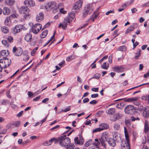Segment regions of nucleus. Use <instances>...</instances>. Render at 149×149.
I'll use <instances>...</instances> for the list:
<instances>
[{
  "label": "nucleus",
  "mask_w": 149,
  "mask_h": 149,
  "mask_svg": "<svg viewBox=\"0 0 149 149\" xmlns=\"http://www.w3.org/2000/svg\"><path fill=\"white\" fill-rule=\"evenodd\" d=\"M3 13L4 15H8L10 13V10L8 8L5 7L3 9Z\"/></svg>",
  "instance_id": "23"
},
{
  "label": "nucleus",
  "mask_w": 149,
  "mask_h": 149,
  "mask_svg": "<svg viewBox=\"0 0 149 149\" xmlns=\"http://www.w3.org/2000/svg\"><path fill=\"white\" fill-rule=\"evenodd\" d=\"M1 31L5 33H7L9 32L8 29L6 26H3L1 27Z\"/></svg>",
  "instance_id": "28"
},
{
  "label": "nucleus",
  "mask_w": 149,
  "mask_h": 149,
  "mask_svg": "<svg viewBox=\"0 0 149 149\" xmlns=\"http://www.w3.org/2000/svg\"><path fill=\"white\" fill-rule=\"evenodd\" d=\"M115 112V110L113 108H110L106 111V113L109 115L113 114Z\"/></svg>",
  "instance_id": "25"
},
{
  "label": "nucleus",
  "mask_w": 149,
  "mask_h": 149,
  "mask_svg": "<svg viewBox=\"0 0 149 149\" xmlns=\"http://www.w3.org/2000/svg\"><path fill=\"white\" fill-rule=\"evenodd\" d=\"M19 11L21 14H25L28 13L30 11V10L27 7L23 6L20 7Z\"/></svg>",
  "instance_id": "11"
},
{
  "label": "nucleus",
  "mask_w": 149,
  "mask_h": 149,
  "mask_svg": "<svg viewBox=\"0 0 149 149\" xmlns=\"http://www.w3.org/2000/svg\"><path fill=\"white\" fill-rule=\"evenodd\" d=\"M75 147V146L72 144H71L70 145L66 147V149H74Z\"/></svg>",
  "instance_id": "43"
},
{
  "label": "nucleus",
  "mask_w": 149,
  "mask_h": 149,
  "mask_svg": "<svg viewBox=\"0 0 149 149\" xmlns=\"http://www.w3.org/2000/svg\"><path fill=\"white\" fill-rule=\"evenodd\" d=\"M2 44L6 47H8L9 46V45L7 43V41L5 40H3L2 41Z\"/></svg>",
  "instance_id": "47"
},
{
  "label": "nucleus",
  "mask_w": 149,
  "mask_h": 149,
  "mask_svg": "<svg viewBox=\"0 0 149 149\" xmlns=\"http://www.w3.org/2000/svg\"><path fill=\"white\" fill-rule=\"evenodd\" d=\"M140 97H132L130 98H128L127 99H125V101L126 102H133L134 101H136L137 100L139 99Z\"/></svg>",
  "instance_id": "18"
},
{
  "label": "nucleus",
  "mask_w": 149,
  "mask_h": 149,
  "mask_svg": "<svg viewBox=\"0 0 149 149\" xmlns=\"http://www.w3.org/2000/svg\"><path fill=\"white\" fill-rule=\"evenodd\" d=\"M59 11H60V12H61V13L64 14H65L66 13V11L65 10H64L63 9V8H61L59 9Z\"/></svg>",
  "instance_id": "64"
},
{
  "label": "nucleus",
  "mask_w": 149,
  "mask_h": 149,
  "mask_svg": "<svg viewBox=\"0 0 149 149\" xmlns=\"http://www.w3.org/2000/svg\"><path fill=\"white\" fill-rule=\"evenodd\" d=\"M93 144L95 146V148H98L100 144V142H93Z\"/></svg>",
  "instance_id": "49"
},
{
  "label": "nucleus",
  "mask_w": 149,
  "mask_h": 149,
  "mask_svg": "<svg viewBox=\"0 0 149 149\" xmlns=\"http://www.w3.org/2000/svg\"><path fill=\"white\" fill-rule=\"evenodd\" d=\"M114 71L118 72H124V69L121 66H115L113 68Z\"/></svg>",
  "instance_id": "14"
},
{
  "label": "nucleus",
  "mask_w": 149,
  "mask_h": 149,
  "mask_svg": "<svg viewBox=\"0 0 149 149\" xmlns=\"http://www.w3.org/2000/svg\"><path fill=\"white\" fill-rule=\"evenodd\" d=\"M31 17V15L30 14H28L24 16V17L25 19L30 18Z\"/></svg>",
  "instance_id": "55"
},
{
  "label": "nucleus",
  "mask_w": 149,
  "mask_h": 149,
  "mask_svg": "<svg viewBox=\"0 0 149 149\" xmlns=\"http://www.w3.org/2000/svg\"><path fill=\"white\" fill-rule=\"evenodd\" d=\"M99 15V13H96L95 12H94L93 13L92 15L91 18L93 19L92 22L94 21V19H96Z\"/></svg>",
  "instance_id": "33"
},
{
  "label": "nucleus",
  "mask_w": 149,
  "mask_h": 149,
  "mask_svg": "<svg viewBox=\"0 0 149 149\" xmlns=\"http://www.w3.org/2000/svg\"><path fill=\"white\" fill-rule=\"evenodd\" d=\"M18 16V14L16 13H14L11 15L9 17L11 19H12L17 18Z\"/></svg>",
  "instance_id": "35"
},
{
  "label": "nucleus",
  "mask_w": 149,
  "mask_h": 149,
  "mask_svg": "<svg viewBox=\"0 0 149 149\" xmlns=\"http://www.w3.org/2000/svg\"><path fill=\"white\" fill-rule=\"evenodd\" d=\"M126 8V4H125L124 5L122 6L121 8L118 9V10L119 12H121L124 9Z\"/></svg>",
  "instance_id": "41"
},
{
  "label": "nucleus",
  "mask_w": 149,
  "mask_h": 149,
  "mask_svg": "<svg viewBox=\"0 0 149 149\" xmlns=\"http://www.w3.org/2000/svg\"><path fill=\"white\" fill-rule=\"evenodd\" d=\"M82 2L81 0H79L77 1L73 5L72 11L73 12L77 13L79 11V9L81 8L82 6Z\"/></svg>",
  "instance_id": "5"
},
{
  "label": "nucleus",
  "mask_w": 149,
  "mask_h": 149,
  "mask_svg": "<svg viewBox=\"0 0 149 149\" xmlns=\"http://www.w3.org/2000/svg\"><path fill=\"white\" fill-rule=\"evenodd\" d=\"M149 131V125L148 121L146 120L145 122L144 132L147 133Z\"/></svg>",
  "instance_id": "21"
},
{
  "label": "nucleus",
  "mask_w": 149,
  "mask_h": 149,
  "mask_svg": "<svg viewBox=\"0 0 149 149\" xmlns=\"http://www.w3.org/2000/svg\"><path fill=\"white\" fill-rule=\"evenodd\" d=\"M123 116L122 114L120 113H117L115 114L113 116L114 118L112 117L111 118V121H115L117 120L118 119Z\"/></svg>",
  "instance_id": "15"
},
{
  "label": "nucleus",
  "mask_w": 149,
  "mask_h": 149,
  "mask_svg": "<svg viewBox=\"0 0 149 149\" xmlns=\"http://www.w3.org/2000/svg\"><path fill=\"white\" fill-rule=\"evenodd\" d=\"M38 47H36L31 52V54L32 56H33L35 54L36 51L38 49Z\"/></svg>",
  "instance_id": "46"
},
{
  "label": "nucleus",
  "mask_w": 149,
  "mask_h": 149,
  "mask_svg": "<svg viewBox=\"0 0 149 149\" xmlns=\"http://www.w3.org/2000/svg\"><path fill=\"white\" fill-rule=\"evenodd\" d=\"M44 18L43 13L41 12L37 15L36 18V20L38 22H39L42 20Z\"/></svg>",
  "instance_id": "16"
},
{
  "label": "nucleus",
  "mask_w": 149,
  "mask_h": 149,
  "mask_svg": "<svg viewBox=\"0 0 149 149\" xmlns=\"http://www.w3.org/2000/svg\"><path fill=\"white\" fill-rule=\"evenodd\" d=\"M10 19L11 18L9 17H7L6 18L4 22L6 25L7 26H9L10 25L11 23V20Z\"/></svg>",
  "instance_id": "30"
},
{
  "label": "nucleus",
  "mask_w": 149,
  "mask_h": 149,
  "mask_svg": "<svg viewBox=\"0 0 149 149\" xmlns=\"http://www.w3.org/2000/svg\"><path fill=\"white\" fill-rule=\"evenodd\" d=\"M131 118L132 120L133 121H134L136 120H140V118L139 117L135 118L133 116H132L131 117Z\"/></svg>",
  "instance_id": "57"
},
{
  "label": "nucleus",
  "mask_w": 149,
  "mask_h": 149,
  "mask_svg": "<svg viewBox=\"0 0 149 149\" xmlns=\"http://www.w3.org/2000/svg\"><path fill=\"white\" fill-rule=\"evenodd\" d=\"M74 141L75 143L77 144H80V141L78 140V137H76L74 139Z\"/></svg>",
  "instance_id": "50"
},
{
  "label": "nucleus",
  "mask_w": 149,
  "mask_h": 149,
  "mask_svg": "<svg viewBox=\"0 0 149 149\" xmlns=\"http://www.w3.org/2000/svg\"><path fill=\"white\" fill-rule=\"evenodd\" d=\"M5 3L8 5L12 6L14 4L15 1L14 0H5Z\"/></svg>",
  "instance_id": "27"
},
{
  "label": "nucleus",
  "mask_w": 149,
  "mask_h": 149,
  "mask_svg": "<svg viewBox=\"0 0 149 149\" xmlns=\"http://www.w3.org/2000/svg\"><path fill=\"white\" fill-rule=\"evenodd\" d=\"M126 49V47L125 46H122L119 47L117 49V50L118 51H125Z\"/></svg>",
  "instance_id": "37"
},
{
  "label": "nucleus",
  "mask_w": 149,
  "mask_h": 149,
  "mask_svg": "<svg viewBox=\"0 0 149 149\" xmlns=\"http://www.w3.org/2000/svg\"><path fill=\"white\" fill-rule=\"evenodd\" d=\"M25 40L27 42L31 41L32 39V34L30 33H28L26 35L24 38Z\"/></svg>",
  "instance_id": "20"
},
{
  "label": "nucleus",
  "mask_w": 149,
  "mask_h": 149,
  "mask_svg": "<svg viewBox=\"0 0 149 149\" xmlns=\"http://www.w3.org/2000/svg\"><path fill=\"white\" fill-rule=\"evenodd\" d=\"M24 4L26 6L29 7H31L35 5V2L33 0H25Z\"/></svg>",
  "instance_id": "10"
},
{
  "label": "nucleus",
  "mask_w": 149,
  "mask_h": 149,
  "mask_svg": "<svg viewBox=\"0 0 149 149\" xmlns=\"http://www.w3.org/2000/svg\"><path fill=\"white\" fill-rule=\"evenodd\" d=\"M56 4L54 1H49L47 2L42 8L46 10L47 11H50L52 9L56 7Z\"/></svg>",
  "instance_id": "4"
},
{
  "label": "nucleus",
  "mask_w": 149,
  "mask_h": 149,
  "mask_svg": "<svg viewBox=\"0 0 149 149\" xmlns=\"http://www.w3.org/2000/svg\"><path fill=\"white\" fill-rule=\"evenodd\" d=\"M109 62L110 63H111L112 60V55H111L109 57Z\"/></svg>",
  "instance_id": "59"
},
{
  "label": "nucleus",
  "mask_w": 149,
  "mask_h": 149,
  "mask_svg": "<svg viewBox=\"0 0 149 149\" xmlns=\"http://www.w3.org/2000/svg\"><path fill=\"white\" fill-rule=\"evenodd\" d=\"M57 138L56 139L54 138H52L48 141V143H49V144L50 143V145L52 144V141H54L55 143H57Z\"/></svg>",
  "instance_id": "36"
},
{
  "label": "nucleus",
  "mask_w": 149,
  "mask_h": 149,
  "mask_svg": "<svg viewBox=\"0 0 149 149\" xmlns=\"http://www.w3.org/2000/svg\"><path fill=\"white\" fill-rule=\"evenodd\" d=\"M72 12L69 14V17L70 18L72 19L73 20L75 17V12H73L72 11Z\"/></svg>",
  "instance_id": "39"
},
{
  "label": "nucleus",
  "mask_w": 149,
  "mask_h": 149,
  "mask_svg": "<svg viewBox=\"0 0 149 149\" xmlns=\"http://www.w3.org/2000/svg\"><path fill=\"white\" fill-rule=\"evenodd\" d=\"M48 33V31L47 30H45V31H43L42 32V33L40 37L41 38H45L47 35Z\"/></svg>",
  "instance_id": "32"
},
{
  "label": "nucleus",
  "mask_w": 149,
  "mask_h": 149,
  "mask_svg": "<svg viewBox=\"0 0 149 149\" xmlns=\"http://www.w3.org/2000/svg\"><path fill=\"white\" fill-rule=\"evenodd\" d=\"M70 106H69L68 107H67V108L65 109H64H64H62L61 112H65L68 111L70 110Z\"/></svg>",
  "instance_id": "45"
},
{
  "label": "nucleus",
  "mask_w": 149,
  "mask_h": 149,
  "mask_svg": "<svg viewBox=\"0 0 149 149\" xmlns=\"http://www.w3.org/2000/svg\"><path fill=\"white\" fill-rule=\"evenodd\" d=\"M57 141L60 146L65 148L68 147L70 143V139L65 135H63L58 138Z\"/></svg>",
  "instance_id": "1"
},
{
  "label": "nucleus",
  "mask_w": 149,
  "mask_h": 149,
  "mask_svg": "<svg viewBox=\"0 0 149 149\" xmlns=\"http://www.w3.org/2000/svg\"><path fill=\"white\" fill-rule=\"evenodd\" d=\"M141 99L143 100H148L149 101V97H148V95L142 96Z\"/></svg>",
  "instance_id": "53"
},
{
  "label": "nucleus",
  "mask_w": 149,
  "mask_h": 149,
  "mask_svg": "<svg viewBox=\"0 0 149 149\" xmlns=\"http://www.w3.org/2000/svg\"><path fill=\"white\" fill-rule=\"evenodd\" d=\"M22 27L20 26H16L13 29V32L14 33H17L19 32L22 29Z\"/></svg>",
  "instance_id": "22"
},
{
  "label": "nucleus",
  "mask_w": 149,
  "mask_h": 149,
  "mask_svg": "<svg viewBox=\"0 0 149 149\" xmlns=\"http://www.w3.org/2000/svg\"><path fill=\"white\" fill-rule=\"evenodd\" d=\"M124 133L126 139L125 141H122L121 144V148L122 149H131L130 144V140L129 138V136L128 134L126 128L124 127Z\"/></svg>",
  "instance_id": "2"
},
{
  "label": "nucleus",
  "mask_w": 149,
  "mask_h": 149,
  "mask_svg": "<svg viewBox=\"0 0 149 149\" xmlns=\"http://www.w3.org/2000/svg\"><path fill=\"white\" fill-rule=\"evenodd\" d=\"M13 52L15 56H19L22 54L23 50L21 47L17 48L15 47L13 48Z\"/></svg>",
  "instance_id": "9"
},
{
  "label": "nucleus",
  "mask_w": 149,
  "mask_h": 149,
  "mask_svg": "<svg viewBox=\"0 0 149 149\" xmlns=\"http://www.w3.org/2000/svg\"><path fill=\"white\" fill-rule=\"evenodd\" d=\"M141 50L140 49H139V53H136V56H135V59H137L138 58V57H139V56H140V52H141Z\"/></svg>",
  "instance_id": "60"
},
{
  "label": "nucleus",
  "mask_w": 149,
  "mask_h": 149,
  "mask_svg": "<svg viewBox=\"0 0 149 149\" xmlns=\"http://www.w3.org/2000/svg\"><path fill=\"white\" fill-rule=\"evenodd\" d=\"M100 131L107 129L109 128L108 125L105 123H102L99 125V127Z\"/></svg>",
  "instance_id": "17"
},
{
  "label": "nucleus",
  "mask_w": 149,
  "mask_h": 149,
  "mask_svg": "<svg viewBox=\"0 0 149 149\" xmlns=\"http://www.w3.org/2000/svg\"><path fill=\"white\" fill-rule=\"evenodd\" d=\"M108 137V134L105 133L102 135L101 138L99 139L102 145L104 146V147L106 146L105 142L107 141Z\"/></svg>",
  "instance_id": "8"
},
{
  "label": "nucleus",
  "mask_w": 149,
  "mask_h": 149,
  "mask_svg": "<svg viewBox=\"0 0 149 149\" xmlns=\"http://www.w3.org/2000/svg\"><path fill=\"white\" fill-rule=\"evenodd\" d=\"M50 24H51L49 22H47L43 27V29H45L47 27L49 26H50Z\"/></svg>",
  "instance_id": "56"
},
{
  "label": "nucleus",
  "mask_w": 149,
  "mask_h": 149,
  "mask_svg": "<svg viewBox=\"0 0 149 149\" xmlns=\"http://www.w3.org/2000/svg\"><path fill=\"white\" fill-rule=\"evenodd\" d=\"M13 38L11 36H8L7 38V40L10 42H13Z\"/></svg>",
  "instance_id": "48"
},
{
  "label": "nucleus",
  "mask_w": 149,
  "mask_h": 149,
  "mask_svg": "<svg viewBox=\"0 0 149 149\" xmlns=\"http://www.w3.org/2000/svg\"><path fill=\"white\" fill-rule=\"evenodd\" d=\"M134 24H133L132 25L129 27L126 31L125 34H127L128 33H130L132 31H133L134 29Z\"/></svg>",
  "instance_id": "24"
},
{
  "label": "nucleus",
  "mask_w": 149,
  "mask_h": 149,
  "mask_svg": "<svg viewBox=\"0 0 149 149\" xmlns=\"http://www.w3.org/2000/svg\"><path fill=\"white\" fill-rule=\"evenodd\" d=\"M1 56L6 57L9 55V52L8 50H3L1 51Z\"/></svg>",
  "instance_id": "29"
},
{
  "label": "nucleus",
  "mask_w": 149,
  "mask_h": 149,
  "mask_svg": "<svg viewBox=\"0 0 149 149\" xmlns=\"http://www.w3.org/2000/svg\"><path fill=\"white\" fill-rule=\"evenodd\" d=\"M9 102V101L8 100H3L2 102V104L3 105H6L8 104Z\"/></svg>",
  "instance_id": "51"
},
{
  "label": "nucleus",
  "mask_w": 149,
  "mask_h": 149,
  "mask_svg": "<svg viewBox=\"0 0 149 149\" xmlns=\"http://www.w3.org/2000/svg\"><path fill=\"white\" fill-rule=\"evenodd\" d=\"M98 95H99L98 94H95L91 95V97L92 98H95L98 97Z\"/></svg>",
  "instance_id": "61"
},
{
  "label": "nucleus",
  "mask_w": 149,
  "mask_h": 149,
  "mask_svg": "<svg viewBox=\"0 0 149 149\" xmlns=\"http://www.w3.org/2000/svg\"><path fill=\"white\" fill-rule=\"evenodd\" d=\"M67 23L65 21L63 22V23H60L58 27H62L63 29H65L67 27Z\"/></svg>",
  "instance_id": "31"
},
{
  "label": "nucleus",
  "mask_w": 149,
  "mask_h": 149,
  "mask_svg": "<svg viewBox=\"0 0 149 149\" xmlns=\"http://www.w3.org/2000/svg\"><path fill=\"white\" fill-rule=\"evenodd\" d=\"M64 21L66 22V23H70L72 21V20H70V18L68 17H67L64 19Z\"/></svg>",
  "instance_id": "52"
},
{
  "label": "nucleus",
  "mask_w": 149,
  "mask_h": 149,
  "mask_svg": "<svg viewBox=\"0 0 149 149\" xmlns=\"http://www.w3.org/2000/svg\"><path fill=\"white\" fill-rule=\"evenodd\" d=\"M29 56L27 55H24V56L23 59L24 61H26L29 59Z\"/></svg>",
  "instance_id": "62"
},
{
  "label": "nucleus",
  "mask_w": 149,
  "mask_h": 149,
  "mask_svg": "<svg viewBox=\"0 0 149 149\" xmlns=\"http://www.w3.org/2000/svg\"><path fill=\"white\" fill-rule=\"evenodd\" d=\"M41 25L39 24H36L33 26L31 28V31L34 34L37 33L41 29Z\"/></svg>",
  "instance_id": "7"
},
{
  "label": "nucleus",
  "mask_w": 149,
  "mask_h": 149,
  "mask_svg": "<svg viewBox=\"0 0 149 149\" xmlns=\"http://www.w3.org/2000/svg\"><path fill=\"white\" fill-rule=\"evenodd\" d=\"M93 9L94 8L91 5L88 4L86 6L84 10L88 14H90L93 12Z\"/></svg>",
  "instance_id": "12"
},
{
  "label": "nucleus",
  "mask_w": 149,
  "mask_h": 149,
  "mask_svg": "<svg viewBox=\"0 0 149 149\" xmlns=\"http://www.w3.org/2000/svg\"><path fill=\"white\" fill-rule=\"evenodd\" d=\"M114 13V10H109L108 12H107L106 13V15H109L110 13Z\"/></svg>",
  "instance_id": "58"
},
{
  "label": "nucleus",
  "mask_w": 149,
  "mask_h": 149,
  "mask_svg": "<svg viewBox=\"0 0 149 149\" xmlns=\"http://www.w3.org/2000/svg\"><path fill=\"white\" fill-rule=\"evenodd\" d=\"M143 114L144 115H145L146 117H148L149 115V112H148V113L147 111H143Z\"/></svg>",
  "instance_id": "63"
},
{
  "label": "nucleus",
  "mask_w": 149,
  "mask_h": 149,
  "mask_svg": "<svg viewBox=\"0 0 149 149\" xmlns=\"http://www.w3.org/2000/svg\"><path fill=\"white\" fill-rule=\"evenodd\" d=\"M11 63V60L8 58L3 57V59H1L0 60V72H2L3 70L8 67Z\"/></svg>",
  "instance_id": "3"
},
{
  "label": "nucleus",
  "mask_w": 149,
  "mask_h": 149,
  "mask_svg": "<svg viewBox=\"0 0 149 149\" xmlns=\"http://www.w3.org/2000/svg\"><path fill=\"white\" fill-rule=\"evenodd\" d=\"M13 125H14L15 127H18L20 125V121H17L14 123L13 124Z\"/></svg>",
  "instance_id": "54"
},
{
  "label": "nucleus",
  "mask_w": 149,
  "mask_h": 149,
  "mask_svg": "<svg viewBox=\"0 0 149 149\" xmlns=\"http://www.w3.org/2000/svg\"><path fill=\"white\" fill-rule=\"evenodd\" d=\"M54 9L52 10V13H56L58 12L59 11V9L58 7H56V8H54Z\"/></svg>",
  "instance_id": "44"
},
{
  "label": "nucleus",
  "mask_w": 149,
  "mask_h": 149,
  "mask_svg": "<svg viewBox=\"0 0 149 149\" xmlns=\"http://www.w3.org/2000/svg\"><path fill=\"white\" fill-rule=\"evenodd\" d=\"M75 56L74 55H71L69 56L66 59V60L67 61H69L71 60H72L74 59L75 58Z\"/></svg>",
  "instance_id": "34"
},
{
  "label": "nucleus",
  "mask_w": 149,
  "mask_h": 149,
  "mask_svg": "<svg viewBox=\"0 0 149 149\" xmlns=\"http://www.w3.org/2000/svg\"><path fill=\"white\" fill-rule=\"evenodd\" d=\"M100 74L98 73H96L93 77L92 78L93 79H99L100 77Z\"/></svg>",
  "instance_id": "42"
},
{
  "label": "nucleus",
  "mask_w": 149,
  "mask_h": 149,
  "mask_svg": "<svg viewBox=\"0 0 149 149\" xmlns=\"http://www.w3.org/2000/svg\"><path fill=\"white\" fill-rule=\"evenodd\" d=\"M124 111L125 113H126L132 114L135 112L136 110L133 106L129 105L125 107Z\"/></svg>",
  "instance_id": "6"
},
{
  "label": "nucleus",
  "mask_w": 149,
  "mask_h": 149,
  "mask_svg": "<svg viewBox=\"0 0 149 149\" xmlns=\"http://www.w3.org/2000/svg\"><path fill=\"white\" fill-rule=\"evenodd\" d=\"M107 63L104 62L101 65V67L102 68L107 70L109 68V66H107Z\"/></svg>",
  "instance_id": "40"
},
{
  "label": "nucleus",
  "mask_w": 149,
  "mask_h": 149,
  "mask_svg": "<svg viewBox=\"0 0 149 149\" xmlns=\"http://www.w3.org/2000/svg\"><path fill=\"white\" fill-rule=\"evenodd\" d=\"M116 141L114 139L110 138H109L108 143L111 146L114 147L116 145Z\"/></svg>",
  "instance_id": "19"
},
{
  "label": "nucleus",
  "mask_w": 149,
  "mask_h": 149,
  "mask_svg": "<svg viewBox=\"0 0 149 149\" xmlns=\"http://www.w3.org/2000/svg\"><path fill=\"white\" fill-rule=\"evenodd\" d=\"M92 139H90L88 141H87L86 142V143L84 144V146L86 147H88L89 146L91 143H92Z\"/></svg>",
  "instance_id": "38"
},
{
  "label": "nucleus",
  "mask_w": 149,
  "mask_h": 149,
  "mask_svg": "<svg viewBox=\"0 0 149 149\" xmlns=\"http://www.w3.org/2000/svg\"><path fill=\"white\" fill-rule=\"evenodd\" d=\"M113 128L114 130H118L120 128V125L119 123H115L113 125Z\"/></svg>",
  "instance_id": "26"
},
{
  "label": "nucleus",
  "mask_w": 149,
  "mask_h": 149,
  "mask_svg": "<svg viewBox=\"0 0 149 149\" xmlns=\"http://www.w3.org/2000/svg\"><path fill=\"white\" fill-rule=\"evenodd\" d=\"M112 136L115 140L117 142H118L121 139L120 134L118 132L114 131L112 133Z\"/></svg>",
  "instance_id": "13"
}]
</instances>
